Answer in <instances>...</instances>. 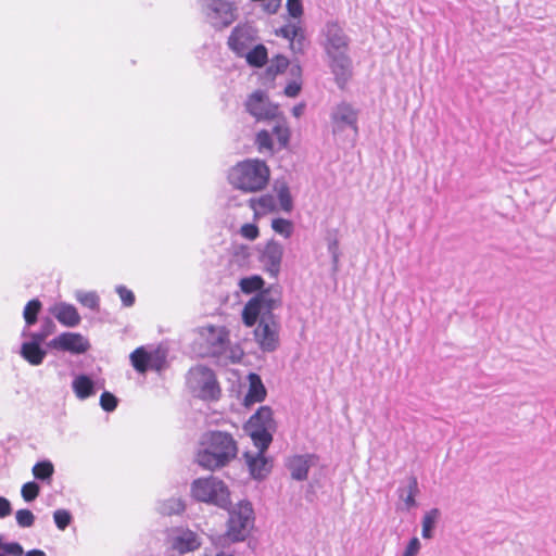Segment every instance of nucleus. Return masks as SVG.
I'll return each mask as SVG.
<instances>
[{
    "label": "nucleus",
    "mask_w": 556,
    "mask_h": 556,
    "mask_svg": "<svg viewBox=\"0 0 556 556\" xmlns=\"http://www.w3.org/2000/svg\"><path fill=\"white\" fill-rule=\"evenodd\" d=\"M321 37V46L329 59L336 80L340 87H343L352 72V61L349 56L350 39L337 22H328Z\"/></svg>",
    "instance_id": "obj_1"
},
{
    "label": "nucleus",
    "mask_w": 556,
    "mask_h": 556,
    "mask_svg": "<svg viewBox=\"0 0 556 556\" xmlns=\"http://www.w3.org/2000/svg\"><path fill=\"white\" fill-rule=\"evenodd\" d=\"M237 454L238 445L230 433L208 431L201 437L195 462L202 468L213 471L227 466Z\"/></svg>",
    "instance_id": "obj_2"
},
{
    "label": "nucleus",
    "mask_w": 556,
    "mask_h": 556,
    "mask_svg": "<svg viewBox=\"0 0 556 556\" xmlns=\"http://www.w3.org/2000/svg\"><path fill=\"white\" fill-rule=\"evenodd\" d=\"M269 168L264 161L256 159L238 163L229 172L230 184L244 192L263 190L269 180Z\"/></svg>",
    "instance_id": "obj_3"
},
{
    "label": "nucleus",
    "mask_w": 556,
    "mask_h": 556,
    "mask_svg": "<svg viewBox=\"0 0 556 556\" xmlns=\"http://www.w3.org/2000/svg\"><path fill=\"white\" fill-rule=\"evenodd\" d=\"M204 354L216 357L222 362L237 363L243 356L239 345H232L229 340V332L223 326H205L199 331Z\"/></svg>",
    "instance_id": "obj_4"
},
{
    "label": "nucleus",
    "mask_w": 556,
    "mask_h": 556,
    "mask_svg": "<svg viewBox=\"0 0 556 556\" xmlns=\"http://www.w3.org/2000/svg\"><path fill=\"white\" fill-rule=\"evenodd\" d=\"M281 305V295L277 289L260 291L248 301L242 311V319L245 326L252 327L256 321L278 320L274 311Z\"/></svg>",
    "instance_id": "obj_5"
},
{
    "label": "nucleus",
    "mask_w": 556,
    "mask_h": 556,
    "mask_svg": "<svg viewBox=\"0 0 556 556\" xmlns=\"http://www.w3.org/2000/svg\"><path fill=\"white\" fill-rule=\"evenodd\" d=\"M330 128L336 141H345L350 132L358 134V110L351 103L342 101L336 104L329 114Z\"/></svg>",
    "instance_id": "obj_6"
},
{
    "label": "nucleus",
    "mask_w": 556,
    "mask_h": 556,
    "mask_svg": "<svg viewBox=\"0 0 556 556\" xmlns=\"http://www.w3.org/2000/svg\"><path fill=\"white\" fill-rule=\"evenodd\" d=\"M192 496L204 503L214 504L223 509H229L230 494L227 485L216 477L199 478L192 482Z\"/></svg>",
    "instance_id": "obj_7"
},
{
    "label": "nucleus",
    "mask_w": 556,
    "mask_h": 556,
    "mask_svg": "<svg viewBox=\"0 0 556 556\" xmlns=\"http://www.w3.org/2000/svg\"><path fill=\"white\" fill-rule=\"evenodd\" d=\"M253 508L251 503L241 501L229 511L226 536L230 542H241L247 539L253 527Z\"/></svg>",
    "instance_id": "obj_8"
},
{
    "label": "nucleus",
    "mask_w": 556,
    "mask_h": 556,
    "mask_svg": "<svg viewBox=\"0 0 556 556\" xmlns=\"http://www.w3.org/2000/svg\"><path fill=\"white\" fill-rule=\"evenodd\" d=\"M255 446L268 448L273 441L271 432L275 430L273 410L262 406L248 421L247 426Z\"/></svg>",
    "instance_id": "obj_9"
},
{
    "label": "nucleus",
    "mask_w": 556,
    "mask_h": 556,
    "mask_svg": "<svg viewBox=\"0 0 556 556\" xmlns=\"http://www.w3.org/2000/svg\"><path fill=\"white\" fill-rule=\"evenodd\" d=\"M188 382L199 391V395L203 399H216L219 388L213 370L205 366H197L190 369Z\"/></svg>",
    "instance_id": "obj_10"
},
{
    "label": "nucleus",
    "mask_w": 556,
    "mask_h": 556,
    "mask_svg": "<svg viewBox=\"0 0 556 556\" xmlns=\"http://www.w3.org/2000/svg\"><path fill=\"white\" fill-rule=\"evenodd\" d=\"M48 345L53 350L75 355L86 353L91 346L89 340L78 332H63L53 338Z\"/></svg>",
    "instance_id": "obj_11"
},
{
    "label": "nucleus",
    "mask_w": 556,
    "mask_h": 556,
    "mask_svg": "<svg viewBox=\"0 0 556 556\" xmlns=\"http://www.w3.org/2000/svg\"><path fill=\"white\" fill-rule=\"evenodd\" d=\"M279 320L260 321L254 330V338L263 352H274L280 343Z\"/></svg>",
    "instance_id": "obj_12"
},
{
    "label": "nucleus",
    "mask_w": 556,
    "mask_h": 556,
    "mask_svg": "<svg viewBox=\"0 0 556 556\" xmlns=\"http://www.w3.org/2000/svg\"><path fill=\"white\" fill-rule=\"evenodd\" d=\"M207 17L215 28L229 26L236 20V9L230 2L210 0L207 3Z\"/></svg>",
    "instance_id": "obj_13"
},
{
    "label": "nucleus",
    "mask_w": 556,
    "mask_h": 556,
    "mask_svg": "<svg viewBox=\"0 0 556 556\" xmlns=\"http://www.w3.org/2000/svg\"><path fill=\"white\" fill-rule=\"evenodd\" d=\"M245 106L248 112L257 121L273 119L278 114V108L262 91L252 93Z\"/></svg>",
    "instance_id": "obj_14"
},
{
    "label": "nucleus",
    "mask_w": 556,
    "mask_h": 556,
    "mask_svg": "<svg viewBox=\"0 0 556 556\" xmlns=\"http://www.w3.org/2000/svg\"><path fill=\"white\" fill-rule=\"evenodd\" d=\"M170 547L179 554L193 552L201 545L199 535L184 528L174 529L169 535Z\"/></svg>",
    "instance_id": "obj_15"
},
{
    "label": "nucleus",
    "mask_w": 556,
    "mask_h": 556,
    "mask_svg": "<svg viewBox=\"0 0 556 556\" xmlns=\"http://www.w3.org/2000/svg\"><path fill=\"white\" fill-rule=\"evenodd\" d=\"M317 464L318 457L315 454L293 455L286 460V467L290 471L291 478L296 481L306 480L309 469Z\"/></svg>",
    "instance_id": "obj_16"
},
{
    "label": "nucleus",
    "mask_w": 556,
    "mask_h": 556,
    "mask_svg": "<svg viewBox=\"0 0 556 556\" xmlns=\"http://www.w3.org/2000/svg\"><path fill=\"white\" fill-rule=\"evenodd\" d=\"M163 358L157 351L147 352L143 348L136 349L130 354V361L134 368L143 374L148 369L160 370L162 368Z\"/></svg>",
    "instance_id": "obj_17"
},
{
    "label": "nucleus",
    "mask_w": 556,
    "mask_h": 556,
    "mask_svg": "<svg viewBox=\"0 0 556 556\" xmlns=\"http://www.w3.org/2000/svg\"><path fill=\"white\" fill-rule=\"evenodd\" d=\"M253 41V29L249 26H239L232 30L228 45L238 56H243L252 48Z\"/></svg>",
    "instance_id": "obj_18"
},
{
    "label": "nucleus",
    "mask_w": 556,
    "mask_h": 556,
    "mask_svg": "<svg viewBox=\"0 0 556 556\" xmlns=\"http://www.w3.org/2000/svg\"><path fill=\"white\" fill-rule=\"evenodd\" d=\"M282 255L283 248L277 241L271 240L264 247L261 254V262L271 276L278 275Z\"/></svg>",
    "instance_id": "obj_19"
},
{
    "label": "nucleus",
    "mask_w": 556,
    "mask_h": 556,
    "mask_svg": "<svg viewBox=\"0 0 556 556\" xmlns=\"http://www.w3.org/2000/svg\"><path fill=\"white\" fill-rule=\"evenodd\" d=\"M255 447L257 448L255 453L245 452L243 456L253 478L261 479L270 471V464L264 455L267 448Z\"/></svg>",
    "instance_id": "obj_20"
},
{
    "label": "nucleus",
    "mask_w": 556,
    "mask_h": 556,
    "mask_svg": "<svg viewBox=\"0 0 556 556\" xmlns=\"http://www.w3.org/2000/svg\"><path fill=\"white\" fill-rule=\"evenodd\" d=\"M419 493L417 478L410 476L406 480V484L397 489L400 503L396 506L397 510L409 511L417 506L416 496Z\"/></svg>",
    "instance_id": "obj_21"
},
{
    "label": "nucleus",
    "mask_w": 556,
    "mask_h": 556,
    "mask_svg": "<svg viewBox=\"0 0 556 556\" xmlns=\"http://www.w3.org/2000/svg\"><path fill=\"white\" fill-rule=\"evenodd\" d=\"M278 36L289 40L290 48L293 52H303L305 46V37L300 23H289L276 30Z\"/></svg>",
    "instance_id": "obj_22"
},
{
    "label": "nucleus",
    "mask_w": 556,
    "mask_h": 556,
    "mask_svg": "<svg viewBox=\"0 0 556 556\" xmlns=\"http://www.w3.org/2000/svg\"><path fill=\"white\" fill-rule=\"evenodd\" d=\"M98 388H103V384L98 386L89 376L77 375L72 381V389L76 397L84 401L96 394Z\"/></svg>",
    "instance_id": "obj_23"
},
{
    "label": "nucleus",
    "mask_w": 556,
    "mask_h": 556,
    "mask_svg": "<svg viewBox=\"0 0 556 556\" xmlns=\"http://www.w3.org/2000/svg\"><path fill=\"white\" fill-rule=\"evenodd\" d=\"M53 316L66 327H76L81 318L74 305L67 303H59L51 309Z\"/></svg>",
    "instance_id": "obj_24"
},
{
    "label": "nucleus",
    "mask_w": 556,
    "mask_h": 556,
    "mask_svg": "<svg viewBox=\"0 0 556 556\" xmlns=\"http://www.w3.org/2000/svg\"><path fill=\"white\" fill-rule=\"evenodd\" d=\"M266 396V389L256 374L249 375V391L244 397V404L251 405L262 402Z\"/></svg>",
    "instance_id": "obj_25"
},
{
    "label": "nucleus",
    "mask_w": 556,
    "mask_h": 556,
    "mask_svg": "<svg viewBox=\"0 0 556 556\" xmlns=\"http://www.w3.org/2000/svg\"><path fill=\"white\" fill-rule=\"evenodd\" d=\"M46 355V350L36 343L24 342L21 346V356L33 366L41 365Z\"/></svg>",
    "instance_id": "obj_26"
},
{
    "label": "nucleus",
    "mask_w": 556,
    "mask_h": 556,
    "mask_svg": "<svg viewBox=\"0 0 556 556\" xmlns=\"http://www.w3.org/2000/svg\"><path fill=\"white\" fill-rule=\"evenodd\" d=\"M441 513L438 508H432L425 513L421 521V535L424 539L430 540L433 538V530L440 519Z\"/></svg>",
    "instance_id": "obj_27"
},
{
    "label": "nucleus",
    "mask_w": 556,
    "mask_h": 556,
    "mask_svg": "<svg viewBox=\"0 0 556 556\" xmlns=\"http://www.w3.org/2000/svg\"><path fill=\"white\" fill-rule=\"evenodd\" d=\"M250 206L253 208L255 215H263L276 208V201L273 195L265 194L258 199H251Z\"/></svg>",
    "instance_id": "obj_28"
},
{
    "label": "nucleus",
    "mask_w": 556,
    "mask_h": 556,
    "mask_svg": "<svg viewBox=\"0 0 556 556\" xmlns=\"http://www.w3.org/2000/svg\"><path fill=\"white\" fill-rule=\"evenodd\" d=\"M243 56L249 65L261 67L267 62V49L263 45H257L251 48Z\"/></svg>",
    "instance_id": "obj_29"
},
{
    "label": "nucleus",
    "mask_w": 556,
    "mask_h": 556,
    "mask_svg": "<svg viewBox=\"0 0 556 556\" xmlns=\"http://www.w3.org/2000/svg\"><path fill=\"white\" fill-rule=\"evenodd\" d=\"M31 472L36 479L50 483L54 472V467L51 462L43 460L35 464Z\"/></svg>",
    "instance_id": "obj_30"
},
{
    "label": "nucleus",
    "mask_w": 556,
    "mask_h": 556,
    "mask_svg": "<svg viewBox=\"0 0 556 556\" xmlns=\"http://www.w3.org/2000/svg\"><path fill=\"white\" fill-rule=\"evenodd\" d=\"M240 289L243 293H252L255 291H263L264 280L260 276H251L242 278L239 282Z\"/></svg>",
    "instance_id": "obj_31"
},
{
    "label": "nucleus",
    "mask_w": 556,
    "mask_h": 556,
    "mask_svg": "<svg viewBox=\"0 0 556 556\" xmlns=\"http://www.w3.org/2000/svg\"><path fill=\"white\" fill-rule=\"evenodd\" d=\"M41 309V303L39 300L29 301L24 307L23 316L26 323V326L29 327L37 321V315Z\"/></svg>",
    "instance_id": "obj_32"
},
{
    "label": "nucleus",
    "mask_w": 556,
    "mask_h": 556,
    "mask_svg": "<svg viewBox=\"0 0 556 556\" xmlns=\"http://www.w3.org/2000/svg\"><path fill=\"white\" fill-rule=\"evenodd\" d=\"M159 510L163 515L180 514L185 510V504L180 498H169L160 504Z\"/></svg>",
    "instance_id": "obj_33"
},
{
    "label": "nucleus",
    "mask_w": 556,
    "mask_h": 556,
    "mask_svg": "<svg viewBox=\"0 0 556 556\" xmlns=\"http://www.w3.org/2000/svg\"><path fill=\"white\" fill-rule=\"evenodd\" d=\"M75 298L81 305H84L90 309L99 308V296L93 291H89V292L77 291L75 293Z\"/></svg>",
    "instance_id": "obj_34"
},
{
    "label": "nucleus",
    "mask_w": 556,
    "mask_h": 556,
    "mask_svg": "<svg viewBox=\"0 0 556 556\" xmlns=\"http://www.w3.org/2000/svg\"><path fill=\"white\" fill-rule=\"evenodd\" d=\"M40 493V486L35 481L26 482L21 488V495L27 503L35 501Z\"/></svg>",
    "instance_id": "obj_35"
},
{
    "label": "nucleus",
    "mask_w": 556,
    "mask_h": 556,
    "mask_svg": "<svg viewBox=\"0 0 556 556\" xmlns=\"http://www.w3.org/2000/svg\"><path fill=\"white\" fill-rule=\"evenodd\" d=\"M271 228L275 232L283 236L285 238L291 237L293 232V225L289 219L275 218L271 222Z\"/></svg>",
    "instance_id": "obj_36"
},
{
    "label": "nucleus",
    "mask_w": 556,
    "mask_h": 556,
    "mask_svg": "<svg viewBox=\"0 0 556 556\" xmlns=\"http://www.w3.org/2000/svg\"><path fill=\"white\" fill-rule=\"evenodd\" d=\"M277 195H278V200H279L281 208L285 212H290L293 207V202H292L289 187L285 184L281 185L277 189Z\"/></svg>",
    "instance_id": "obj_37"
},
{
    "label": "nucleus",
    "mask_w": 556,
    "mask_h": 556,
    "mask_svg": "<svg viewBox=\"0 0 556 556\" xmlns=\"http://www.w3.org/2000/svg\"><path fill=\"white\" fill-rule=\"evenodd\" d=\"M15 519L21 528H30L35 523V515L29 509H18L15 513Z\"/></svg>",
    "instance_id": "obj_38"
},
{
    "label": "nucleus",
    "mask_w": 556,
    "mask_h": 556,
    "mask_svg": "<svg viewBox=\"0 0 556 556\" xmlns=\"http://www.w3.org/2000/svg\"><path fill=\"white\" fill-rule=\"evenodd\" d=\"M53 519L60 530H65L72 521V515L66 509H58L53 513Z\"/></svg>",
    "instance_id": "obj_39"
},
{
    "label": "nucleus",
    "mask_w": 556,
    "mask_h": 556,
    "mask_svg": "<svg viewBox=\"0 0 556 556\" xmlns=\"http://www.w3.org/2000/svg\"><path fill=\"white\" fill-rule=\"evenodd\" d=\"M273 134L277 138L280 146L286 147L289 142L290 131L285 124H277L273 128Z\"/></svg>",
    "instance_id": "obj_40"
},
{
    "label": "nucleus",
    "mask_w": 556,
    "mask_h": 556,
    "mask_svg": "<svg viewBox=\"0 0 556 556\" xmlns=\"http://www.w3.org/2000/svg\"><path fill=\"white\" fill-rule=\"evenodd\" d=\"M256 143L260 151L271 150L273 141L271 136L267 130H261L256 136Z\"/></svg>",
    "instance_id": "obj_41"
},
{
    "label": "nucleus",
    "mask_w": 556,
    "mask_h": 556,
    "mask_svg": "<svg viewBox=\"0 0 556 556\" xmlns=\"http://www.w3.org/2000/svg\"><path fill=\"white\" fill-rule=\"evenodd\" d=\"M100 405L105 412H113L117 406V399L105 391L100 396Z\"/></svg>",
    "instance_id": "obj_42"
},
{
    "label": "nucleus",
    "mask_w": 556,
    "mask_h": 556,
    "mask_svg": "<svg viewBox=\"0 0 556 556\" xmlns=\"http://www.w3.org/2000/svg\"><path fill=\"white\" fill-rule=\"evenodd\" d=\"M116 292L118 293L123 304L127 307H130L135 303V294L131 290L127 289L124 286H117Z\"/></svg>",
    "instance_id": "obj_43"
},
{
    "label": "nucleus",
    "mask_w": 556,
    "mask_h": 556,
    "mask_svg": "<svg viewBox=\"0 0 556 556\" xmlns=\"http://www.w3.org/2000/svg\"><path fill=\"white\" fill-rule=\"evenodd\" d=\"M258 233V228L254 224H244L240 229V235L248 240H255Z\"/></svg>",
    "instance_id": "obj_44"
},
{
    "label": "nucleus",
    "mask_w": 556,
    "mask_h": 556,
    "mask_svg": "<svg viewBox=\"0 0 556 556\" xmlns=\"http://www.w3.org/2000/svg\"><path fill=\"white\" fill-rule=\"evenodd\" d=\"M287 10L289 14L298 18L303 14V7L301 0H287Z\"/></svg>",
    "instance_id": "obj_45"
},
{
    "label": "nucleus",
    "mask_w": 556,
    "mask_h": 556,
    "mask_svg": "<svg viewBox=\"0 0 556 556\" xmlns=\"http://www.w3.org/2000/svg\"><path fill=\"white\" fill-rule=\"evenodd\" d=\"M2 551L11 556H23L24 555V548L17 542H10V543L4 542Z\"/></svg>",
    "instance_id": "obj_46"
},
{
    "label": "nucleus",
    "mask_w": 556,
    "mask_h": 556,
    "mask_svg": "<svg viewBox=\"0 0 556 556\" xmlns=\"http://www.w3.org/2000/svg\"><path fill=\"white\" fill-rule=\"evenodd\" d=\"M420 548H421V544H420V541L418 540V538H413L408 542L402 556H417Z\"/></svg>",
    "instance_id": "obj_47"
},
{
    "label": "nucleus",
    "mask_w": 556,
    "mask_h": 556,
    "mask_svg": "<svg viewBox=\"0 0 556 556\" xmlns=\"http://www.w3.org/2000/svg\"><path fill=\"white\" fill-rule=\"evenodd\" d=\"M328 251L331 254L333 267L337 269L340 257L339 243L337 239L329 241Z\"/></svg>",
    "instance_id": "obj_48"
},
{
    "label": "nucleus",
    "mask_w": 556,
    "mask_h": 556,
    "mask_svg": "<svg viewBox=\"0 0 556 556\" xmlns=\"http://www.w3.org/2000/svg\"><path fill=\"white\" fill-rule=\"evenodd\" d=\"M12 506L8 498L0 496V519L10 516Z\"/></svg>",
    "instance_id": "obj_49"
},
{
    "label": "nucleus",
    "mask_w": 556,
    "mask_h": 556,
    "mask_svg": "<svg viewBox=\"0 0 556 556\" xmlns=\"http://www.w3.org/2000/svg\"><path fill=\"white\" fill-rule=\"evenodd\" d=\"M281 0H265L264 1V9L267 13L274 14L278 11L280 8Z\"/></svg>",
    "instance_id": "obj_50"
},
{
    "label": "nucleus",
    "mask_w": 556,
    "mask_h": 556,
    "mask_svg": "<svg viewBox=\"0 0 556 556\" xmlns=\"http://www.w3.org/2000/svg\"><path fill=\"white\" fill-rule=\"evenodd\" d=\"M300 90H301V85L296 81H292L286 87L285 93L288 97L294 98L299 94Z\"/></svg>",
    "instance_id": "obj_51"
},
{
    "label": "nucleus",
    "mask_w": 556,
    "mask_h": 556,
    "mask_svg": "<svg viewBox=\"0 0 556 556\" xmlns=\"http://www.w3.org/2000/svg\"><path fill=\"white\" fill-rule=\"evenodd\" d=\"M23 337L28 336L30 338V341L28 343H36V345H39L45 341V334H40V332H33L27 333L26 329L22 332Z\"/></svg>",
    "instance_id": "obj_52"
},
{
    "label": "nucleus",
    "mask_w": 556,
    "mask_h": 556,
    "mask_svg": "<svg viewBox=\"0 0 556 556\" xmlns=\"http://www.w3.org/2000/svg\"><path fill=\"white\" fill-rule=\"evenodd\" d=\"M277 71L281 72L288 66V60L285 56H278L276 60Z\"/></svg>",
    "instance_id": "obj_53"
},
{
    "label": "nucleus",
    "mask_w": 556,
    "mask_h": 556,
    "mask_svg": "<svg viewBox=\"0 0 556 556\" xmlns=\"http://www.w3.org/2000/svg\"><path fill=\"white\" fill-rule=\"evenodd\" d=\"M305 105L300 103L292 109V113L295 117H300L304 112Z\"/></svg>",
    "instance_id": "obj_54"
},
{
    "label": "nucleus",
    "mask_w": 556,
    "mask_h": 556,
    "mask_svg": "<svg viewBox=\"0 0 556 556\" xmlns=\"http://www.w3.org/2000/svg\"><path fill=\"white\" fill-rule=\"evenodd\" d=\"M25 556H47L46 553L41 549H30L28 551Z\"/></svg>",
    "instance_id": "obj_55"
},
{
    "label": "nucleus",
    "mask_w": 556,
    "mask_h": 556,
    "mask_svg": "<svg viewBox=\"0 0 556 556\" xmlns=\"http://www.w3.org/2000/svg\"><path fill=\"white\" fill-rule=\"evenodd\" d=\"M53 327V324L51 320H48L47 321V326L43 328L45 330H50L51 331V328Z\"/></svg>",
    "instance_id": "obj_56"
},
{
    "label": "nucleus",
    "mask_w": 556,
    "mask_h": 556,
    "mask_svg": "<svg viewBox=\"0 0 556 556\" xmlns=\"http://www.w3.org/2000/svg\"><path fill=\"white\" fill-rule=\"evenodd\" d=\"M40 334H45V339H46V338L50 334V330H45V329H42V330L40 331Z\"/></svg>",
    "instance_id": "obj_57"
},
{
    "label": "nucleus",
    "mask_w": 556,
    "mask_h": 556,
    "mask_svg": "<svg viewBox=\"0 0 556 556\" xmlns=\"http://www.w3.org/2000/svg\"><path fill=\"white\" fill-rule=\"evenodd\" d=\"M4 545L3 535L0 534V549L2 551V547Z\"/></svg>",
    "instance_id": "obj_58"
},
{
    "label": "nucleus",
    "mask_w": 556,
    "mask_h": 556,
    "mask_svg": "<svg viewBox=\"0 0 556 556\" xmlns=\"http://www.w3.org/2000/svg\"><path fill=\"white\" fill-rule=\"evenodd\" d=\"M216 556H233V555H231V554H226V553H223V552H222V553L217 554Z\"/></svg>",
    "instance_id": "obj_59"
},
{
    "label": "nucleus",
    "mask_w": 556,
    "mask_h": 556,
    "mask_svg": "<svg viewBox=\"0 0 556 556\" xmlns=\"http://www.w3.org/2000/svg\"><path fill=\"white\" fill-rule=\"evenodd\" d=\"M0 556H3L2 554H0Z\"/></svg>",
    "instance_id": "obj_60"
}]
</instances>
